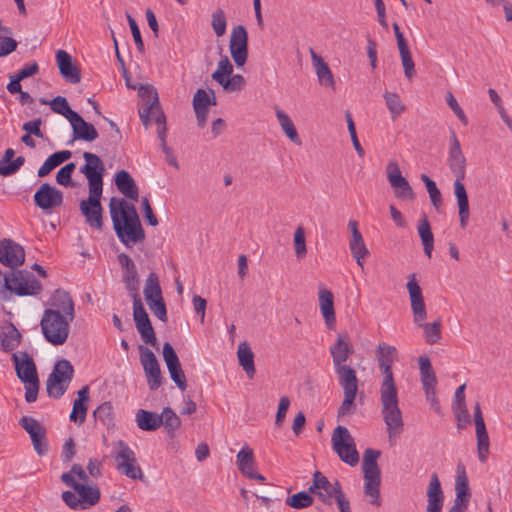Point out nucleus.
<instances>
[{"mask_svg":"<svg viewBox=\"0 0 512 512\" xmlns=\"http://www.w3.org/2000/svg\"><path fill=\"white\" fill-rule=\"evenodd\" d=\"M465 177H458L454 180V195L457 199V204L459 208V220H460V226L462 228H465L467 226L469 217H470V210H469V201L467 196V191L464 186Z\"/></svg>","mask_w":512,"mask_h":512,"instance_id":"obj_28","label":"nucleus"},{"mask_svg":"<svg viewBox=\"0 0 512 512\" xmlns=\"http://www.w3.org/2000/svg\"><path fill=\"white\" fill-rule=\"evenodd\" d=\"M427 507L426 512H442L444 504V493L441 483L436 473H433L427 489Z\"/></svg>","mask_w":512,"mask_h":512,"instance_id":"obj_27","label":"nucleus"},{"mask_svg":"<svg viewBox=\"0 0 512 512\" xmlns=\"http://www.w3.org/2000/svg\"><path fill=\"white\" fill-rule=\"evenodd\" d=\"M275 114L281 129L288 137V139L296 145H301V139L289 115L278 107L275 109Z\"/></svg>","mask_w":512,"mask_h":512,"instance_id":"obj_38","label":"nucleus"},{"mask_svg":"<svg viewBox=\"0 0 512 512\" xmlns=\"http://www.w3.org/2000/svg\"><path fill=\"white\" fill-rule=\"evenodd\" d=\"M51 308L47 310H56L59 314L75 317L74 302L68 292L57 289L53 293L50 299Z\"/></svg>","mask_w":512,"mask_h":512,"instance_id":"obj_29","label":"nucleus"},{"mask_svg":"<svg viewBox=\"0 0 512 512\" xmlns=\"http://www.w3.org/2000/svg\"><path fill=\"white\" fill-rule=\"evenodd\" d=\"M133 319L142 341L147 345L156 346V334L143 303L135 301V305H133Z\"/></svg>","mask_w":512,"mask_h":512,"instance_id":"obj_19","label":"nucleus"},{"mask_svg":"<svg viewBox=\"0 0 512 512\" xmlns=\"http://www.w3.org/2000/svg\"><path fill=\"white\" fill-rule=\"evenodd\" d=\"M447 165L455 178L466 177L467 161L462 152L460 142L454 131L450 134Z\"/></svg>","mask_w":512,"mask_h":512,"instance_id":"obj_21","label":"nucleus"},{"mask_svg":"<svg viewBox=\"0 0 512 512\" xmlns=\"http://www.w3.org/2000/svg\"><path fill=\"white\" fill-rule=\"evenodd\" d=\"M160 417L162 418V425L164 426L168 436L173 438L181 425L179 416L170 407H165L162 410Z\"/></svg>","mask_w":512,"mask_h":512,"instance_id":"obj_44","label":"nucleus"},{"mask_svg":"<svg viewBox=\"0 0 512 512\" xmlns=\"http://www.w3.org/2000/svg\"><path fill=\"white\" fill-rule=\"evenodd\" d=\"M118 262L123 269V281L134 280L139 278L136 266L132 259L125 253H120L117 256Z\"/></svg>","mask_w":512,"mask_h":512,"instance_id":"obj_51","label":"nucleus"},{"mask_svg":"<svg viewBox=\"0 0 512 512\" xmlns=\"http://www.w3.org/2000/svg\"><path fill=\"white\" fill-rule=\"evenodd\" d=\"M419 370L423 389L434 388L437 384V379L433 371L430 359L427 356L419 357Z\"/></svg>","mask_w":512,"mask_h":512,"instance_id":"obj_42","label":"nucleus"},{"mask_svg":"<svg viewBox=\"0 0 512 512\" xmlns=\"http://www.w3.org/2000/svg\"><path fill=\"white\" fill-rule=\"evenodd\" d=\"M22 335L14 324L9 323L0 332V349L4 352L15 350L21 343Z\"/></svg>","mask_w":512,"mask_h":512,"instance_id":"obj_33","label":"nucleus"},{"mask_svg":"<svg viewBox=\"0 0 512 512\" xmlns=\"http://www.w3.org/2000/svg\"><path fill=\"white\" fill-rule=\"evenodd\" d=\"M74 376V368L67 359L58 360L46 382L49 397L59 399L67 391Z\"/></svg>","mask_w":512,"mask_h":512,"instance_id":"obj_8","label":"nucleus"},{"mask_svg":"<svg viewBox=\"0 0 512 512\" xmlns=\"http://www.w3.org/2000/svg\"><path fill=\"white\" fill-rule=\"evenodd\" d=\"M294 246L297 258H302L307 253L305 232L303 227L299 226L294 233Z\"/></svg>","mask_w":512,"mask_h":512,"instance_id":"obj_58","label":"nucleus"},{"mask_svg":"<svg viewBox=\"0 0 512 512\" xmlns=\"http://www.w3.org/2000/svg\"><path fill=\"white\" fill-rule=\"evenodd\" d=\"M20 426L29 434L33 448L39 456L46 455L49 445L46 437V429L33 417L23 416L19 421Z\"/></svg>","mask_w":512,"mask_h":512,"instance_id":"obj_14","label":"nucleus"},{"mask_svg":"<svg viewBox=\"0 0 512 512\" xmlns=\"http://www.w3.org/2000/svg\"><path fill=\"white\" fill-rule=\"evenodd\" d=\"M290 403H291V401L288 396H282L280 398L276 417H275V426L276 427H278V428L282 427L285 417H286V413L289 409Z\"/></svg>","mask_w":512,"mask_h":512,"instance_id":"obj_62","label":"nucleus"},{"mask_svg":"<svg viewBox=\"0 0 512 512\" xmlns=\"http://www.w3.org/2000/svg\"><path fill=\"white\" fill-rule=\"evenodd\" d=\"M379 456L380 451L368 448L364 452L362 462V469L364 473V494L370 497L369 502L376 507L381 505V472L377 464Z\"/></svg>","mask_w":512,"mask_h":512,"instance_id":"obj_6","label":"nucleus"},{"mask_svg":"<svg viewBox=\"0 0 512 512\" xmlns=\"http://www.w3.org/2000/svg\"><path fill=\"white\" fill-rule=\"evenodd\" d=\"M163 359L166 363L170 378L176 384V386L181 390L185 391L187 388V382L185 374L181 368V364L179 358L173 348V346L169 342H165L163 344Z\"/></svg>","mask_w":512,"mask_h":512,"instance_id":"obj_20","label":"nucleus"},{"mask_svg":"<svg viewBox=\"0 0 512 512\" xmlns=\"http://www.w3.org/2000/svg\"><path fill=\"white\" fill-rule=\"evenodd\" d=\"M56 62L62 77L71 84L81 81V74L78 67L73 63L72 57L64 50L56 52Z\"/></svg>","mask_w":512,"mask_h":512,"instance_id":"obj_26","label":"nucleus"},{"mask_svg":"<svg viewBox=\"0 0 512 512\" xmlns=\"http://www.w3.org/2000/svg\"><path fill=\"white\" fill-rule=\"evenodd\" d=\"M127 21H128L129 26H130L131 33H132L134 42L136 44L137 50L140 53H144V51H145L144 43H143V40H142V37H141L140 29H139V27L137 25V22L135 21V19L130 14H127Z\"/></svg>","mask_w":512,"mask_h":512,"instance_id":"obj_63","label":"nucleus"},{"mask_svg":"<svg viewBox=\"0 0 512 512\" xmlns=\"http://www.w3.org/2000/svg\"><path fill=\"white\" fill-rule=\"evenodd\" d=\"M219 84L228 92L241 91L246 85V80L242 75L234 74L231 77H226Z\"/></svg>","mask_w":512,"mask_h":512,"instance_id":"obj_55","label":"nucleus"},{"mask_svg":"<svg viewBox=\"0 0 512 512\" xmlns=\"http://www.w3.org/2000/svg\"><path fill=\"white\" fill-rule=\"evenodd\" d=\"M455 491L456 498L458 502H467L469 503L471 498V493L469 489V480L466 474V470L463 464L457 465V475L455 481Z\"/></svg>","mask_w":512,"mask_h":512,"instance_id":"obj_36","label":"nucleus"},{"mask_svg":"<svg viewBox=\"0 0 512 512\" xmlns=\"http://www.w3.org/2000/svg\"><path fill=\"white\" fill-rule=\"evenodd\" d=\"M73 320L74 318L59 314L56 310H44L40 326L45 340L54 346L63 345L68 339L70 323Z\"/></svg>","mask_w":512,"mask_h":512,"instance_id":"obj_5","label":"nucleus"},{"mask_svg":"<svg viewBox=\"0 0 512 512\" xmlns=\"http://www.w3.org/2000/svg\"><path fill=\"white\" fill-rule=\"evenodd\" d=\"M75 118L69 121L73 130V139L92 142L98 138V132L91 123L86 122L78 113Z\"/></svg>","mask_w":512,"mask_h":512,"instance_id":"obj_30","label":"nucleus"},{"mask_svg":"<svg viewBox=\"0 0 512 512\" xmlns=\"http://www.w3.org/2000/svg\"><path fill=\"white\" fill-rule=\"evenodd\" d=\"M76 168V164L74 162H70L60 168L56 175V181L58 184L62 186H72L73 183L71 181V175Z\"/></svg>","mask_w":512,"mask_h":512,"instance_id":"obj_57","label":"nucleus"},{"mask_svg":"<svg viewBox=\"0 0 512 512\" xmlns=\"http://www.w3.org/2000/svg\"><path fill=\"white\" fill-rule=\"evenodd\" d=\"M236 464L239 471L247 478L265 481V477L255 470V456L253 450L245 444L236 455Z\"/></svg>","mask_w":512,"mask_h":512,"instance_id":"obj_24","label":"nucleus"},{"mask_svg":"<svg viewBox=\"0 0 512 512\" xmlns=\"http://www.w3.org/2000/svg\"><path fill=\"white\" fill-rule=\"evenodd\" d=\"M387 180L397 198L401 200L413 201L415 193L413 188L402 175L399 164L396 160H390L386 166Z\"/></svg>","mask_w":512,"mask_h":512,"instance_id":"obj_12","label":"nucleus"},{"mask_svg":"<svg viewBox=\"0 0 512 512\" xmlns=\"http://www.w3.org/2000/svg\"><path fill=\"white\" fill-rule=\"evenodd\" d=\"M233 73V65L227 56H222L218 62L217 69L212 73V79L219 83Z\"/></svg>","mask_w":512,"mask_h":512,"instance_id":"obj_54","label":"nucleus"},{"mask_svg":"<svg viewBox=\"0 0 512 512\" xmlns=\"http://www.w3.org/2000/svg\"><path fill=\"white\" fill-rule=\"evenodd\" d=\"M72 152L69 150H62L50 155L45 162L38 169V176L44 177L48 175L53 169L61 165L66 160L70 159Z\"/></svg>","mask_w":512,"mask_h":512,"instance_id":"obj_39","label":"nucleus"},{"mask_svg":"<svg viewBox=\"0 0 512 512\" xmlns=\"http://www.w3.org/2000/svg\"><path fill=\"white\" fill-rule=\"evenodd\" d=\"M354 349L347 336L338 334L335 343L330 347V354L333 360V367L339 368L348 366L346 361L353 354Z\"/></svg>","mask_w":512,"mask_h":512,"instance_id":"obj_25","label":"nucleus"},{"mask_svg":"<svg viewBox=\"0 0 512 512\" xmlns=\"http://www.w3.org/2000/svg\"><path fill=\"white\" fill-rule=\"evenodd\" d=\"M109 209L115 233L126 247H132L145 239V232L132 203L125 199L111 198Z\"/></svg>","mask_w":512,"mask_h":512,"instance_id":"obj_1","label":"nucleus"},{"mask_svg":"<svg viewBox=\"0 0 512 512\" xmlns=\"http://www.w3.org/2000/svg\"><path fill=\"white\" fill-rule=\"evenodd\" d=\"M143 293L147 303L163 298L159 278L156 273L152 272L148 275Z\"/></svg>","mask_w":512,"mask_h":512,"instance_id":"obj_43","label":"nucleus"},{"mask_svg":"<svg viewBox=\"0 0 512 512\" xmlns=\"http://www.w3.org/2000/svg\"><path fill=\"white\" fill-rule=\"evenodd\" d=\"M25 158L23 156H18L14 159L12 163L7 165L3 164L0 160V175L4 177H8L17 173L20 168L24 165Z\"/></svg>","mask_w":512,"mask_h":512,"instance_id":"obj_59","label":"nucleus"},{"mask_svg":"<svg viewBox=\"0 0 512 512\" xmlns=\"http://www.w3.org/2000/svg\"><path fill=\"white\" fill-rule=\"evenodd\" d=\"M476 438H477L478 458H479L480 462L485 463L488 458L489 447H490L488 433L478 434V435H476Z\"/></svg>","mask_w":512,"mask_h":512,"instance_id":"obj_60","label":"nucleus"},{"mask_svg":"<svg viewBox=\"0 0 512 512\" xmlns=\"http://www.w3.org/2000/svg\"><path fill=\"white\" fill-rule=\"evenodd\" d=\"M380 401L388 438L392 442L400 436L404 429V421L398 405V390L393 374L383 375L380 386Z\"/></svg>","mask_w":512,"mask_h":512,"instance_id":"obj_2","label":"nucleus"},{"mask_svg":"<svg viewBox=\"0 0 512 512\" xmlns=\"http://www.w3.org/2000/svg\"><path fill=\"white\" fill-rule=\"evenodd\" d=\"M119 451L116 453L115 461L117 470L130 479L142 480L144 477L141 467L136 463L134 451L123 441H119Z\"/></svg>","mask_w":512,"mask_h":512,"instance_id":"obj_13","label":"nucleus"},{"mask_svg":"<svg viewBox=\"0 0 512 512\" xmlns=\"http://www.w3.org/2000/svg\"><path fill=\"white\" fill-rule=\"evenodd\" d=\"M349 249L356 263L363 268L365 259L369 255V250L366 247L363 236L351 238L349 241Z\"/></svg>","mask_w":512,"mask_h":512,"instance_id":"obj_46","label":"nucleus"},{"mask_svg":"<svg viewBox=\"0 0 512 512\" xmlns=\"http://www.w3.org/2000/svg\"><path fill=\"white\" fill-rule=\"evenodd\" d=\"M238 361L247 376L252 379L255 375L254 354L247 343H241L237 351Z\"/></svg>","mask_w":512,"mask_h":512,"instance_id":"obj_40","label":"nucleus"},{"mask_svg":"<svg viewBox=\"0 0 512 512\" xmlns=\"http://www.w3.org/2000/svg\"><path fill=\"white\" fill-rule=\"evenodd\" d=\"M312 503V496L305 491L298 492L286 499V504L295 509L307 508L311 506Z\"/></svg>","mask_w":512,"mask_h":512,"instance_id":"obj_53","label":"nucleus"},{"mask_svg":"<svg viewBox=\"0 0 512 512\" xmlns=\"http://www.w3.org/2000/svg\"><path fill=\"white\" fill-rule=\"evenodd\" d=\"M229 50L236 66L241 67L246 63L248 58V33L243 25L233 27Z\"/></svg>","mask_w":512,"mask_h":512,"instance_id":"obj_15","label":"nucleus"},{"mask_svg":"<svg viewBox=\"0 0 512 512\" xmlns=\"http://www.w3.org/2000/svg\"><path fill=\"white\" fill-rule=\"evenodd\" d=\"M406 288L409 293L414 323L418 327L423 328V336L427 344L432 345L437 343L441 339V320L438 319L432 323H425V320L427 319L426 306L422 290L414 273L408 276Z\"/></svg>","mask_w":512,"mask_h":512,"instance_id":"obj_3","label":"nucleus"},{"mask_svg":"<svg viewBox=\"0 0 512 512\" xmlns=\"http://www.w3.org/2000/svg\"><path fill=\"white\" fill-rule=\"evenodd\" d=\"M383 97L391 114L392 120L397 119L406 110V106L401 101L398 94L386 91L383 94Z\"/></svg>","mask_w":512,"mask_h":512,"instance_id":"obj_47","label":"nucleus"},{"mask_svg":"<svg viewBox=\"0 0 512 512\" xmlns=\"http://www.w3.org/2000/svg\"><path fill=\"white\" fill-rule=\"evenodd\" d=\"M319 305L321 313L324 317L326 325L331 328L336 321L334 310V296L331 291L327 289H320L319 291Z\"/></svg>","mask_w":512,"mask_h":512,"instance_id":"obj_34","label":"nucleus"},{"mask_svg":"<svg viewBox=\"0 0 512 512\" xmlns=\"http://www.w3.org/2000/svg\"><path fill=\"white\" fill-rule=\"evenodd\" d=\"M417 230L422 240L424 252L429 258H431L434 248V236L426 216H423V218L419 221Z\"/></svg>","mask_w":512,"mask_h":512,"instance_id":"obj_41","label":"nucleus"},{"mask_svg":"<svg viewBox=\"0 0 512 512\" xmlns=\"http://www.w3.org/2000/svg\"><path fill=\"white\" fill-rule=\"evenodd\" d=\"M93 416L96 421L107 427L114 425V411L110 402H104L99 405L94 411Z\"/></svg>","mask_w":512,"mask_h":512,"instance_id":"obj_49","label":"nucleus"},{"mask_svg":"<svg viewBox=\"0 0 512 512\" xmlns=\"http://www.w3.org/2000/svg\"><path fill=\"white\" fill-rule=\"evenodd\" d=\"M310 54L319 83L323 86L334 88L335 82L328 64L313 49H310Z\"/></svg>","mask_w":512,"mask_h":512,"instance_id":"obj_35","label":"nucleus"},{"mask_svg":"<svg viewBox=\"0 0 512 512\" xmlns=\"http://www.w3.org/2000/svg\"><path fill=\"white\" fill-rule=\"evenodd\" d=\"M331 441L334 451L343 462L350 466L358 464L359 453L354 439L346 427L337 426L332 433Z\"/></svg>","mask_w":512,"mask_h":512,"instance_id":"obj_10","label":"nucleus"},{"mask_svg":"<svg viewBox=\"0 0 512 512\" xmlns=\"http://www.w3.org/2000/svg\"><path fill=\"white\" fill-rule=\"evenodd\" d=\"M6 290L18 296H34L42 291V285L36 277L24 270H14L4 277Z\"/></svg>","mask_w":512,"mask_h":512,"instance_id":"obj_9","label":"nucleus"},{"mask_svg":"<svg viewBox=\"0 0 512 512\" xmlns=\"http://www.w3.org/2000/svg\"><path fill=\"white\" fill-rule=\"evenodd\" d=\"M334 371L344 394V399L338 408L337 414V417L341 418L353 414L356 409L355 399L359 380L356 370L349 365L335 368Z\"/></svg>","mask_w":512,"mask_h":512,"instance_id":"obj_7","label":"nucleus"},{"mask_svg":"<svg viewBox=\"0 0 512 512\" xmlns=\"http://www.w3.org/2000/svg\"><path fill=\"white\" fill-rule=\"evenodd\" d=\"M151 312L162 322L166 323L168 320L166 304L163 298L153 300L147 303Z\"/></svg>","mask_w":512,"mask_h":512,"instance_id":"obj_61","label":"nucleus"},{"mask_svg":"<svg viewBox=\"0 0 512 512\" xmlns=\"http://www.w3.org/2000/svg\"><path fill=\"white\" fill-rule=\"evenodd\" d=\"M115 184L117 189L133 201H137L139 197L138 187L132 176L125 170L116 173Z\"/></svg>","mask_w":512,"mask_h":512,"instance_id":"obj_32","label":"nucleus"},{"mask_svg":"<svg viewBox=\"0 0 512 512\" xmlns=\"http://www.w3.org/2000/svg\"><path fill=\"white\" fill-rule=\"evenodd\" d=\"M102 193L89 192L87 199L80 202L79 208L81 213L86 219V223L97 230H101L103 227V208L101 206Z\"/></svg>","mask_w":512,"mask_h":512,"instance_id":"obj_16","label":"nucleus"},{"mask_svg":"<svg viewBox=\"0 0 512 512\" xmlns=\"http://www.w3.org/2000/svg\"><path fill=\"white\" fill-rule=\"evenodd\" d=\"M309 492L315 493L325 504H331L332 498L335 499L343 493L341 484L338 480L331 483L321 472L316 471L313 475V484L309 487Z\"/></svg>","mask_w":512,"mask_h":512,"instance_id":"obj_18","label":"nucleus"},{"mask_svg":"<svg viewBox=\"0 0 512 512\" xmlns=\"http://www.w3.org/2000/svg\"><path fill=\"white\" fill-rule=\"evenodd\" d=\"M88 404L80 400H74L70 421L82 424L86 420Z\"/></svg>","mask_w":512,"mask_h":512,"instance_id":"obj_56","label":"nucleus"},{"mask_svg":"<svg viewBox=\"0 0 512 512\" xmlns=\"http://www.w3.org/2000/svg\"><path fill=\"white\" fill-rule=\"evenodd\" d=\"M76 492L80 496V500L83 505H95L101 498L100 490L96 485L80 484Z\"/></svg>","mask_w":512,"mask_h":512,"instance_id":"obj_45","label":"nucleus"},{"mask_svg":"<svg viewBox=\"0 0 512 512\" xmlns=\"http://www.w3.org/2000/svg\"><path fill=\"white\" fill-rule=\"evenodd\" d=\"M135 420L139 429L143 431H155L162 425V418L155 412L139 409Z\"/></svg>","mask_w":512,"mask_h":512,"instance_id":"obj_37","label":"nucleus"},{"mask_svg":"<svg viewBox=\"0 0 512 512\" xmlns=\"http://www.w3.org/2000/svg\"><path fill=\"white\" fill-rule=\"evenodd\" d=\"M25 261L23 247L11 239L0 240V263L10 268H16Z\"/></svg>","mask_w":512,"mask_h":512,"instance_id":"obj_23","label":"nucleus"},{"mask_svg":"<svg viewBox=\"0 0 512 512\" xmlns=\"http://www.w3.org/2000/svg\"><path fill=\"white\" fill-rule=\"evenodd\" d=\"M140 362L147 377V383L150 390H157L162 384V376L159 363L153 351L140 345Z\"/></svg>","mask_w":512,"mask_h":512,"instance_id":"obj_17","label":"nucleus"},{"mask_svg":"<svg viewBox=\"0 0 512 512\" xmlns=\"http://www.w3.org/2000/svg\"><path fill=\"white\" fill-rule=\"evenodd\" d=\"M446 101L448 106L452 109L454 114L458 117V119L461 121L462 124L467 125L468 119L463 111V109L458 104L457 100L453 96L451 92L447 93Z\"/></svg>","mask_w":512,"mask_h":512,"instance_id":"obj_64","label":"nucleus"},{"mask_svg":"<svg viewBox=\"0 0 512 512\" xmlns=\"http://www.w3.org/2000/svg\"><path fill=\"white\" fill-rule=\"evenodd\" d=\"M210 105H216V97L213 90L198 89L193 97V109L208 110Z\"/></svg>","mask_w":512,"mask_h":512,"instance_id":"obj_48","label":"nucleus"},{"mask_svg":"<svg viewBox=\"0 0 512 512\" xmlns=\"http://www.w3.org/2000/svg\"><path fill=\"white\" fill-rule=\"evenodd\" d=\"M49 104L53 112L64 116L68 121L76 119L77 112L70 108L65 97L57 96Z\"/></svg>","mask_w":512,"mask_h":512,"instance_id":"obj_50","label":"nucleus"},{"mask_svg":"<svg viewBox=\"0 0 512 512\" xmlns=\"http://www.w3.org/2000/svg\"><path fill=\"white\" fill-rule=\"evenodd\" d=\"M11 360L17 377L24 384L26 402H35L39 391V377L32 356L25 351H18L12 354Z\"/></svg>","mask_w":512,"mask_h":512,"instance_id":"obj_4","label":"nucleus"},{"mask_svg":"<svg viewBox=\"0 0 512 512\" xmlns=\"http://www.w3.org/2000/svg\"><path fill=\"white\" fill-rule=\"evenodd\" d=\"M211 26L214 33L221 37L225 34L227 28V19L225 12L221 8H217L211 15Z\"/></svg>","mask_w":512,"mask_h":512,"instance_id":"obj_52","label":"nucleus"},{"mask_svg":"<svg viewBox=\"0 0 512 512\" xmlns=\"http://www.w3.org/2000/svg\"><path fill=\"white\" fill-rule=\"evenodd\" d=\"M83 158L85 164L80 168V172L85 175L89 192L103 193V176L105 174V166L101 158L91 152H84Z\"/></svg>","mask_w":512,"mask_h":512,"instance_id":"obj_11","label":"nucleus"},{"mask_svg":"<svg viewBox=\"0 0 512 512\" xmlns=\"http://www.w3.org/2000/svg\"><path fill=\"white\" fill-rule=\"evenodd\" d=\"M33 199L40 209L52 210L62 205L63 193L49 183H43L35 192Z\"/></svg>","mask_w":512,"mask_h":512,"instance_id":"obj_22","label":"nucleus"},{"mask_svg":"<svg viewBox=\"0 0 512 512\" xmlns=\"http://www.w3.org/2000/svg\"><path fill=\"white\" fill-rule=\"evenodd\" d=\"M397 350L394 346L381 343L376 350V358L382 375L393 374L392 364L396 359Z\"/></svg>","mask_w":512,"mask_h":512,"instance_id":"obj_31","label":"nucleus"}]
</instances>
